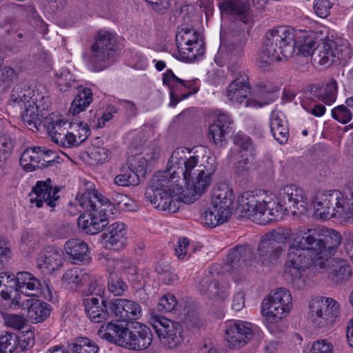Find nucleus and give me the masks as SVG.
Masks as SVG:
<instances>
[{
  "label": "nucleus",
  "mask_w": 353,
  "mask_h": 353,
  "mask_svg": "<svg viewBox=\"0 0 353 353\" xmlns=\"http://www.w3.org/2000/svg\"><path fill=\"white\" fill-rule=\"evenodd\" d=\"M180 148L174 150L168 161V169L163 174H155L151 184L147 188L145 196L159 210L169 213L176 212L179 208V201L174 198L175 188L179 190L176 183L179 175L182 174L185 189L182 192L183 201L191 203L197 200L208 188L212 175L215 168L211 165L207 168L203 164L199 165L198 158L191 156L182 161Z\"/></svg>",
  "instance_id": "obj_1"
},
{
  "label": "nucleus",
  "mask_w": 353,
  "mask_h": 353,
  "mask_svg": "<svg viewBox=\"0 0 353 353\" xmlns=\"http://www.w3.org/2000/svg\"><path fill=\"white\" fill-rule=\"evenodd\" d=\"M296 46L293 28L280 26L269 30L265 36L260 59L270 65L291 56Z\"/></svg>",
  "instance_id": "obj_2"
},
{
  "label": "nucleus",
  "mask_w": 353,
  "mask_h": 353,
  "mask_svg": "<svg viewBox=\"0 0 353 353\" xmlns=\"http://www.w3.org/2000/svg\"><path fill=\"white\" fill-rule=\"evenodd\" d=\"M239 208L244 216L261 224L270 221H277L281 213L276 207V200L268 198L261 200L253 192L247 191L241 194L238 199Z\"/></svg>",
  "instance_id": "obj_3"
},
{
  "label": "nucleus",
  "mask_w": 353,
  "mask_h": 353,
  "mask_svg": "<svg viewBox=\"0 0 353 353\" xmlns=\"http://www.w3.org/2000/svg\"><path fill=\"white\" fill-rule=\"evenodd\" d=\"M290 229H278L264 234L258 245L257 256L261 265H275L286 248V243L290 238Z\"/></svg>",
  "instance_id": "obj_4"
},
{
  "label": "nucleus",
  "mask_w": 353,
  "mask_h": 353,
  "mask_svg": "<svg viewBox=\"0 0 353 353\" xmlns=\"http://www.w3.org/2000/svg\"><path fill=\"white\" fill-rule=\"evenodd\" d=\"M312 256L306 255V252L296 246L290 239L288 250L287 259L284 264L283 274L286 279L290 281L298 288L304 285L302 272L312 265L314 268V261Z\"/></svg>",
  "instance_id": "obj_5"
},
{
  "label": "nucleus",
  "mask_w": 353,
  "mask_h": 353,
  "mask_svg": "<svg viewBox=\"0 0 353 353\" xmlns=\"http://www.w3.org/2000/svg\"><path fill=\"white\" fill-rule=\"evenodd\" d=\"M339 304L332 298L319 297L309 304L308 319L316 328L330 330L339 317Z\"/></svg>",
  "instance_id": "obj_6"
},
{
  "label": "nucleus",
  "mask_w": 353,
  "mask_h": 353,
  "mask_svg": "<svg viewBox=\"0 0 353 353\" xmlns=\"http://www.w3.org/2000/svg\"><path fill=\"white\" fill-rule=\"evenodd\" d=\"M276 200L275 210L278 209L282 217V211L293 215L304 214L307 209L308 201L304 190L296 185H287L279 190Z\"/></svg>",
  "instance_id": "obj_7"
},
{
  "label": "nucleus",
  "mask_w": 353,
  "mask_h": 353,
  "mask_svg": "<svg viewBox=\"0 0 353 353\" xmlns=\"http://www.w3.org/2000/svg\"><path fill=\"white\" fill-rule=\"evenodd\" d=\"M199 34L194 28H181L176 34L179 52V59L188 63L193 62L204 53L203 43L199 42Z\"/></svg>",
  "instance_id": "obj_8"
},
{
  "label": "nucleus",
  "mask_w": 353,
  "mask_h": 353,
  "mask_svg": "<svg viewBox=\"0 0 353 353\" xmlns=\"http://www.w3.org/2000/svg\"><path fill=\"white\" fill-rule=\"evenodd\" d=\"M150 324L165 348H175L183 341V330L178 322L155 316L152 318Z\"/></svg>",
  "instance_id": "obj_9"
},
{
  "label": "nucleus",
  "mask_w": 353,
  "mask_h": 353,
  "mask_svg": "<svg viewBox=\"0 0 353 353\" xmlns=\"http://www.w3.org/2000/svg\"><path fill=\"white\" fill-rule=\"evenodd\" d=\"M344 53H349V49L341 39L322 40L313 52L312 59L314 63L329 65L345 59Z\"/></svg>",
  "instance_id": "obj_10"
},
{
  "label": "nucleus",
  "mask_w": 353,
  "mask_h": 353,
  "mask_svg": "<svg viewBox=\"0 0 353 353\" xmlns=\"http://www.w3.org/2000/svg\"><path fill=\"white\" fill-rule=\"evenodd\" d=\"M92 57L96 61H114L119 55L115 37L109 32L100 30L92 46Z\"/></svg>",
  "instance_id": "obj_11"
},
{
  "label": "nucleus",
  "mask_w": 353,
  "mask_h": 353,
  "mask_svg": "<svg viewBox=\"0 0 353 353\" xmlns=\"http://www.w3.org/2000/svg\"><path fill=\"white\" fill-rule=\"evenodd\" d=\"M316 271H327L329 278L335 283L347 281L352 276V270L347 261L336 258L316 259L314 261Z\"/></svg>",
  "instance_id": "obj_12"
},
{
  "label": "nucleus",
  "mask_w": 353,
  "mask_h": 353,
  "mask_svg": "<svg viewBox=\"0 0 353 353\" xmlns=\"http://www.w3.org/2000/svg\"><path fill=\"white\" fill-rule=\"evenodd\" d=\"M254 332L250 323L232 321L226 324L224 337L230 348L239 349L247 344L253 337Z\"/></svg>",
  "instance_id": "obj_13"
},
{
  "label": "nucleus",
  "mask_w": 353,
  "mask_h": 353,
  "mask_svg": "<svg viewBox=\"0 0 353 353\" xmlns=\"http://www.w3.org/2000/svg\"><path fill=\"white\" fill-rule=\"evenodd\" d=\"M123 339V347L139 351L147 349L151 345L152 333L148 327L136 322L132 327L127 328Z\"/></svg>",
  "instance_id": "obj_14"
},
{
  "label": "nucleus",
  "mask_w": 353,
  "mask_h": 353,
  "mask_svg": "<svg viewBox=\"0 0 353 353\" xmlns=\"http://www.w3.org/2000/svg\"><path fill=\"white\" fill-rule=\"evenodd\" d=\"M252 249L246 244L236 245L228 253L227 271L236 281L244 276L247 261L252 259Z\"/></svg>",
  "instance_id": "obj_15"
},
{
  "label": "nucleus",
  "mask_w": 353,
  "mask_h": 353,
  "mask_svg": "<svg viewBox=\"0 0 353 353\" xmlns=\"http://www.w3.org/2000/svg\"><path fill=\"white\" fill-rule=\"evenodd\" d=\"M16 283L18 290L27 296H38L40 293L43 297L52 301V291L48 283L43 288L40 281L29 272H19L16 274Z\"/></svg>",
  "instance_id": "obj_16"
},
{
  "label": "nucleus",
  "mask_w": 353,
  "mask_h": 353,
  "mask_svg": "<svg viewBox=\"0 0 353 353\" xmlns=\"http://www.w3.org/2000/svg\"><path fill=\"white\" fill-rule=\"evenodd\" d=\"M290 239L296 246L313 254V259H323V256H321L320 228L301 230L291 234Z\"/></svg>",
  "instance_id": "obj_17"
},
{
  "label": "nucleus",
  "mask_w": 353,
  "mask_h": 353,
  "mask_svg": "<svg viewBox=\"0 0 353 353\" xmlns=\"http://www.w3.org/2000/svg\"><path fill=\"white\" fill-rule=\"evenodd\" d=\"M250 93L248 77L245 74H240L228 85L226 96L233 103L241 104L245 101V107H260L259 102L248 99Z\"/></svg>",
  "instance_id": "obj_18"
},
{
  "label": "nucleus",
  "mask_w": 353,
  "mask_h": 353,
  "mask_svg": "<svg viewBox=\"0 0 353 353\" xmlns=\"http://www.w3.org/2000/svg\"><path fill=\"white\" fill-rule=\"evenodd\" d=\"M32 192L35 196H32L30 202L34 203L38 208H41L43 203L54 208L59 199V188L54 186L50 179L38 181L32 188Z\"/></svg>",
  "instance_id": "obj_19"
},
{
  "label": "nucleus",
  "mask_w": 353,
  "mask_h": 353,
  "mask_svg": "<svg viewBox=\"0 0 353 353\" xmlns=\"http://www.w3.org/2000/svg\"><path fill=\"white\" fill-rule=\"evenodd\" d=\"M33 103H28L21 114V121L26 127L34 131L37 130L41 124L40 115L42 116L44 111L48 110L50 101L48 97L37 94L32 98Z\"/></svg>",
  "instance_id": "obj_20"
},
{
  "label": "nucleus",
  "mask_w": 353,
  "mask_h": 353,
  "mask_svg": "<svg viewBox=\"0 0 353 353\" xmlns=\"http://www.w3.org/2000/svg\"><path fill=\"white\" fill-rule=\"evenodd\" d=\"M109 310L111 316L117 321H129L137 320L141 316V305L131 300L115 299L110 301Z\"/></svg>",
  "instance_id": "obj_21"
},
{
  "label": "nucleus",
  "mask_w": 353,
  "mask_h": 353,
  "mask_svg": "<svg viewBox=\"0 0 353 353\" xmlns=\"http://www.w3.org/2000/svg\"><path fill=\"white\" fill-rule=\"evenodd\" d=\"M336 190H317L312 200L314 214L319 219L327 220L334 216Z\"/></svg>",
  "instance_id": "obj_22"
},
{
  "label": "nucleus",
  "mask_w": 353,
  "mask_h": 353,
  "mask_svg": "<svg viewBox=\"0 0 353 353\" xmlns=\"http://www.w3.org/2000/svg\"><path fill=\"white\" fill-rule=\"evenodd\" d=\"M219 8L222 14L235 16L245 24L250 25L254 21L250 0H222Z\"/></svg>",
  "instance_id": "obj_23"
},
{
  "label": "nucleus",
  "mask_w": 353,
  "mask_h": 353,
  "mask_svg": "<svg viewBox=\"0 0 353 353\" xmlns=\"http://www.w3.org/2000/svg\"><path fill=\"white\" fill-rule=\"evenodd\" d=\"M105 210H95L81 214L77 220L79 228L87 234L99 233L108 224Z\"/></svg>",
  "instance_id": "obj_24"
},
{
  "label": "nucleus",
  "mask_w": 353,
  "mask_h": 353,
  "mask_svg": "<svg viewBox=\"0 0 353 353\" xmlns=\"http://www.w3.org/2000/svg\"><path fill=\"white\" fill-rule=\"evenodd\" d=\"M110 301L103 298L88 296L83 299L84 310L88 318L94 323H100L111 316Z\"/></svg>",
  "instance_id": "obj_25"
},
{
  "label": "nucleus",
  "mask_w": 353,
  "mask_h": 353,
  "mask_svg": "<svg viewBox=\"0 0 353 353\" xmlns=\"http://www.w3.org/2000/svg\"><path fill=\"white\" fill-rule=\"evenodd\" d=\"M127 227L120 221L108 225L102 234L105 246L114 250H121L127 245Z\"/></svg>",
  "instance_id": "obj_26"
},
{
  "label": "nucleus",
  "mask_w": 353,
  "mask_h": 353,
  "mask_svg": "<svg viewBox=\"0 0 353 353\" xmlns=\"http://www.w3.org/2000/svg\"><path fill=\"white\" fill-rule=\"evenodd\" d=\"M232 120L230 115L220 113L209 126L208 137L216 146H223L226 143V136L231 129Z\"/></svg>",
  "instance_id": "obj_27"
},
{
  "label": "nucleus",
  "mask_w": 353,
  "mask_h": 353,
  "mask_svg": "<svg viewBox=\"0 0 353 353\" xmlns=\"http://www.w3.org/2000/svg\"><path fill=\"white\" fill-rule=\"evenodd\" d=\"M234 198L233 190L227 185H223L214 190L211 204L221 211L222 216L229 219L232 213V206Z\"/></svg>",
  "instance_id": "obj_28"
},
{
  "label": "nucleus",
  "mask_w": 353,
  "mask_h": 353,
  "mask_svg": "<svg viewBox=\"0 0 353 353\" xmlns=\"http://www.w3.org/2000/svg\"><path fill=\"white\" fill-rule=\"evenodd\" d=\"M308 91L312 98L321 101L326 105H331L337 97V82L334 79L331 78L327 83L310 85Z\"/></svg>",
  "instance_id": "obj_29"
},
{
  "label": "nucleus",
  "mask_w": 353,
  "mask_h": 353,
  "mask_svg": "<svg viewBox=\"0 0 353 353\" xmlns=\"http://www.w3.org/2000/svg\"><path fill=\"white\" fill-rule=\"evenodd\" d=\"M233 143L237 148L239 156L237 168L239 170L241 163L243 165L250 163L256 156V150L251 138L245 134L237 133L233 138Z\"/></svg>",
  "instance_id": "obj_30"
},
{
  "label": "nucleus",
  "mask_w": 353,
  "mask_h": 353,
  "mask_svg": "<svg viewBox=\"0 0 353 353\" xmlns=\"http://www.w3.org/2000/svg\"><path fill=\"white\" fill-rule=\"evenodd\" d=\"M66 254L72 259L74 263L85 264L90 260L88 244L79 239L68 240L64 245Z\"/></svg>",
  "instance_id": "obj_31"
},
{
  "label": "nucleus",
  "mask_w": 353,
  "mask_h": 353,
  "mask_svg": "<svg viewBox=\"0 0 353 353\" xmlns=\"http://www.w3.org/2000/svg\"><path fill=\"white\" fill-rule=\"evenodd\" d=\"M22 306L28 308V317L32 323L45 321L49 317L52 310L50 305L46 302L32 299L25 300Z\"/></svg>",
  "instance_id": "obj_32"
},
{
  "label": "nucleus",
  "mask_w": 353,
  "mask_h": 353,
  "mask_svg": "<svg viewBox=\"0 0 353 353\" xmlns=\"http://www.w3.org/2000/svg\"><path fill=\"white\" fill-rule=\"evenodd\" d=\"M321 256L323 259L331 258L341 244V237L338 232L327 228H320Z\"/></svg>",
  "instance_id": "obj_33"
},
{
  "label": "nucleus",
  "mask_w": 353,
  "mask_h": 353,
  "mask_svg": "<svg viewBox=\"0 0 353 353\" xmlns=\"http://www.w3.org/2000/svg\"><path fill=\"white\" fill-rule=\"evenodd\" d=\"M33 97H34V90L26 83L21 82L13 88L8 105L12 107L23 105L26 110L28 103H33L32 101Z\"/></svg>",
  "instance_id": "obj_34"
},
{
  "label": "nucleus",
  "mask_w": 353,
  "mask_h": 353,
  "mask_svg": "<svg viewBox=\"0 0 353 353\" xmlns=\"http://www.w3.org/2000/svg\"><path fill=\"white\" fill-rule=\"evenodd\" d=\"M63 264V259L54 248H49L39 254L37 259V268L46 270L48 272L59 269Z\"/></svg>",
  "instance_id": "obj_35"
},
{
  "label": "nucleus",
  "mask_w": 353,
  "mask_h": 353,
  "mask_svg": "<svg viewBox=\"0 0 353 353\" xmlns=\"http://www.w3.org/2000/svg\"><path fill=\"white\" fill-rule=\"evenodd\" d=\"M79 205L88 212L103 210V205L107 203V199L97 192L85 191L77 196Z\"/></svg>",
  "instance_id": "obj_36"
},
{
  "label": "nucleus",
  "mask_w": 353,
  "mask_h": 353,
  "mask_svg": "<svg viewBox=\"0 0 353 353\" xmlns=\"http://www.w3.org/2000/svg\"><path fill=\"white\" fill-rule=\"evenodd\" d=\"M68 125H70V124L67 121L61 119L50 122L47 125V130L51 140L64 148H68V137L70 134L68 131Z\"/></svg>",
  "instance_id": "obj_37"
},
{
  "label": "nucleus",
  "mask_w": 353,
  "mask_h": 353,
  "mask_svg": "<svg viewBox=\"0 0 353 353\" xmlns=\"http://www.w3.org/2000/svg\"><path fill=\"white\" fill-rule=\"evenodd\" d=\"M127 330V327L119 323H114L112 321L101 325L98 330V335L101 339L110 342H115L122 346L123 337Z\"/></svg>",
  "instance_id": "obj_38"
},
{
  "label": "nucleus",
  "mask_w": 353,
  "mask_h": 353,
  "mask_svg": "<svg viewBox=\"0 0 353 353\" xmlns=\"http://www.w3.org/2000/svg\"><path fill=\"white\" fill-rule=\"evenodd\" d=\"M290 310V309L283 307L269 296L263 299L261 304V314L270 323L278 322Z\"/></svg>",
  "instance_id": "obj_39"
},
{
  "label": "nucleus",
  "mask_w": 353,
  "mask_h": 353,
  "mask_svg": "<svg viewBox=\"0 0 353 353\" xmlns=\"http://www.w3.org/2000/svg\"><path fill=\"white\" fill-rule=\"evenodd\" d=\"M79 91L73 99L70 108V112L77 115L84 111L92 101V92L90 88L78 87Z\"/></svg>",
  "instance_id": "obj_40"
},
{
  "label": "nucleus",
  "mask_w": 353,
  "mask_h": 353,
  "mask_svg": "<svg viewBox=\"0 0 353 353\" xmlns=\"http://www.w3.org/2000/svg\"><path fill=\"white\" fill-rule=\"evenodd\" d=\"M336 196L334 217L339 218L347 221L353 220L350 198L348 199L343 193L336 190Z\"/></svg>",
  "instance_id": "obj_41"
},
{
  "label": "nucleus",
  "mask_w": 353,
  "mask_h": 353,
  "mask_svg": "<svg viewBox=\"0 0 353 353\" xmlns=\"http://www.w3.org/2000/svg\"><path fill=\"white\" fill-rule=\"evenodd\" d=\"M88 277V272L79 268L68 270L62 276V284L70 288L82 286Z\"/></svg>",
  "instance_id": "obj_42"
},
{
  "label": "nucleus",
  "mask_w": 353,
  "mask_h": 353,
  "mask_svg": "<svg viewBox=\"0 0 353 353\" xmlns=\"http://www.w3.org/2000/svg\"><path fill=\"white\" fill-rule=\"evenodd\" d=\"M228 288L226 286H220L217 281L209 282L208 280H203L200 283V291L210 299H219L224 300L228 296Z\"/></svg>",
  "instance_id": "obj_43"
},
{
  "label": "nucleus",
  "mask_w": 353,
  "mask_h": 353,
  "mask_svg": "<svg viewBox=\"0 0 353 353\" xmlns=\"http://www.w3.org/2000/svg\"><path fill=\"white\" fill-rule=\"evenodd\" d=\"M116 185L123 187L136 186L140 183V177L131 168L122 166L119 173L114 177Z\"/></svg>",
  "instance_id": "obj_44"
},
{
  "label": "nucleus",
  "mask_w": 353,
  "mask_h": 353,
  "mask_svg": "<svg viewBox=\"0 0 353 353\" xmlns=\"http://www.w3.org/2000/svg\"><path fill=\"white\" fill-rule=\"evenodd\" d=\"M98 346L90 339L79 337L68 345V353H98Z\"/></svg>",
  "instance_id": "obj_45"
},
{
  "label": "nucleus",
  "mask_w": 353,
  "mask_h": 353,
  "mask_svg": "<svg viewBox=\"0 0 353 353\" xmlns=\"http://www.w3.org/2000/svg\"><path fill=\"white\" fill-rule=\"evenodd\" d=\"M37 155L35 147L27 148L22 152L19 163L26 171L32 172L36 169L41 168Z\"/></svg>",
  "instance_id": "obj_46"
},
{
  "label": "nucleus",
  "mask_w": 353,
  "mask_h": 353,
  "mask_svg": "<svg viewBox=\"0 0 353 353\" xmlns=\"http://www.w3.org/2000/svg\"><path fill=\"white\" fill-rule=\"evenodd\" d=\"M222 215L221 211L210 204L205 212L201 214V218L205 225L210 228H214L229 220L227 217L222 216Z\"/></svg>",
  "instance_id": "obj_47"
},
{
  "label": "nucleus",
  "mask_w": 353,
  "mask_h": 353,
  "mask_svg": "<svg viewBox=\"0 0 353 353\" xmlns=\"http://www.w3.org/2000/svg\"><path fill=\"white\" fill-rule=\"evenodd\" d=\"M77 128L75 133L70 132L68 134V148L78 146L84 142L90 134V130L87 124L80 123Z\"/></svg>",
  "instance_id": "obj_48"
},
{
  "label": "nucleus",
  "mask_w": 353,
  "mask_h": 353,
  "mask_svg": "<svg viewBox=\"0 0 353 353\" xmlns=\"http://www.w3.org/2000/svg\"><path fill=\"white\" fill-rule=\"evenodd\" d=\"M54 79L60 90H67L75 82V78L66 68H61L54 73Z\"/></svg>",
  "instance_id": "obj_49"
},
{
  "label": "nucleus",
  "mask_w": 353,
  "mask_h": 353,
  "mask_svg": "<svg viewBox=\"0 0 353 353\" xmlns=\"http://www.w3.org/2000/svg\"><path fill=\"white\" fill-rule=\"evenodd\" d=\"M18 344V337L15 334L5 332L0 336V353L13 352Z\"/></svg>",
  "instance_id": "obj_50"
},
{
  "label": "nucleus",
  "mask_w": 353,
  "mask_h": 353,
  "mask_svg": "<svg viewBox=\"0 0 353 353\" xmlns=\"http://www.w3.org/2000/svg\"><path fill=\"white\" fill-rule=\"evenodd\" d=\"M108 289L114 296H121L127 290L128 285L118 274L109 275Z\"/></svg>",
  "instance_id": "obj_51"
},
{
  "label": "nucleus",
  "mask_w": 353,
  "mask_h": 353,
  "mask_svg": "<svg viewBox=\"0 0 353 353\" xmlns=\"http://www.w3.org/2000/svg\"><path fill=\"white\" fill-rule=\"evenodd\" d=\"M100 260L105 265L110 275L122 272L125 259L110 258L108 256H103L100 258Z\"/></svg>",
  "instance_id": "obj_52"
},
{
  "label": "nucleus",
  "mask_w": 353,
  "mask_h": 353,
  "mask_svg": "<svg viewBox=\"0 0 353 353\" xmlns=\"http://www.w3.org/2000/svg\"><path fill=\"white\" fill-rule=\"evenodd\" d=\"M268 296L283 307L291 309L292 296L288 290L282 288H278L273 294H270Z\"/></svg>",
  "instance_id": "obj_53"
},
{
  "label": "nucleus",
  "mask_w": 353,
  "mask_h": 353,
  "mask_svg": "<svg viewBox=\"0 0 353 353\" xmlns=\"http://www.w3.org/2000/svg\"><path fill=\"white\" fill-rule=\"evenodd\" d=\"M332 117L341 123H348L352 118V112L347 105H341L332 110Z\"/></svg>",
  "instance_id": "obj_54"
},
{
  "label": "nucleus",
  "mask_w": 353,
  "mask_h": 353,
  "mask_svg": "<svg viewBox=\"0 0 353 353\" xmlns=\"http://www.w3.org/2000/svg\"><path fill=\"white\" fill-rule=\"evenodd\" d=\"M177 305L176 297L171 294L163 296L159 301L157 309L161 312L173 311Z\"/></svg>",
  "instance_id": "obj_55"
},
{
  "label": "nucleus",
  "mask_w": 353,
  "mask_h": 353,
  "mask_svg": "<svg viewBox=\"0 0 353 353\" xmlns=\"http://www.w3.org/2000/svg\"><path fill=\"white\" fill-rule=\"evenodd\" d=\"M308 353H334V345L327 339H319L313 342Z\"/></svg>",
  "instance_id": "obj_56"
},
{
  "label": "nucleus",
  "mask_w": 353,
  "mask_h": 353,
  "mask_svg": "<svg viewBox=\"0 0 353 353\" xmlns=\"http://www.w3.org/2000/svg\"><path fill=\"white\" fill-rule=\"evenodd\" d=\"M128 165L138 175H144L146 172L148 167V160L141 156H136L130 159L128 161Z\"/></svg>",
  "instance_id": "obj_57"
},
{
  "label": "nucleus",
  "mask_w": 353,
  "mask_h": 353,
  "mask_svg": "<svg viewBox=\"0 0 353 353\" xmlns=\"http://www.w3.org/2000/svg\"><path fill=\"white\" fill-rule=\"evenodd\" d=\"M5 325L8 327H12L15 330H21L23 328L26 323V319L19 314H6L3 317Z\"/></svg>",
  "instance_id": "obj_58"
},
{
  "label": "nucleus",
  "mask_w": 353,
  "mask_h": 353,
  "mask_svg": "<svg viewBox=\"0 0 353 353\" xmlns=\"http://www.w3.org/2000/svg\"><path fill=\"white\" fill-rule=\"evenodd\" d=\"M156 272L159 274V281L165 285H172L177 280V276L175 274L161 265L156 267Z\"/></svg>",
  "instance_id": "obj_59"
},
{
  "label": "nucleus",
  "mask_w": 353,
  "mask_h": 353,
  "mask_svg": "<svg viewBox=\"0 0 353 353\" xmlns=\"http://www.w3.org/2000/svg\"><path fill=\"white\" fill-rule=\"evenodd\" d=\"M332 6V4L328 0H315L313 8L319 17L325 18L330 14Z\"/></svg>",
  "instance_id": "obj_60"
},
{
  "label": "nucleus",
  "mask_w": 353,
  "mask_h": 353,
  "mask_svg": "<svg viewBox=\"0 0 353 353\" xmlns=\"http://www.w3.org/2000/svg\"><path fill=\"white\" fill-rule=\"evenodd\" d=\"M90 155L97 163H103L110 159V151L105 148L97 147L93 149Z\"/></svg>",
  "instance_id": "obj_61"
},
{
  "label": "nucleus",
  "mask_w": 353,
  "mask_h": 353,
  "mask_svg": "<svg viewBox=\"0 0 353 353\" xmlns=\"http://www.w3.org/2000/svg\"><path fill=\"white\" fill-rule=\"evenodd\" d=\"M285 124H288L287 121L285 119V114L281 111L275 110L271 112L270 118V125L271 130H276L279 127Z\"/></svg>",
  "instance_id": "obj_62"
},
{
  "label": "nucleus",
  "mask_w": 353,
  "mask_h": 353,
  "mask_svg": "<svg viewBox=\"0 0 353 353\" xmlns=\"http://www.w3.org/2000/svg\"><path fill=\"white\" fill-rule=\"evenodd\" d=\"M12 253L8 242L3 239H0V268L12 257Z\"/></svg>",
  "instance_id": "obj_63"
},
{
  "label": "nucleus",
  "mask_w": 353,
  "mask_h": 353,
  "mask_svg": "<svg viewBox=\"0 0 353 353\" xmlns=\"http://www.w3.org/2000/svg\"><path fill=\"white\" fill-rule=\"evenodd\" d=\"M117 112V109L114 105H108L102 113L101 117L98 119L96 127L97 128H101L104 127L105 123L111 120L113 118V115Z\"/></svg>",
  "instance_id": "obj_64"
}]
</instances>
